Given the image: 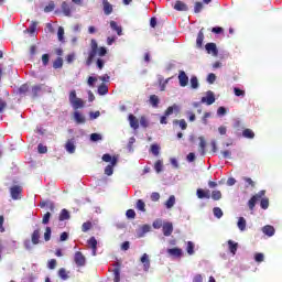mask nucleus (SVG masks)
Returning a JSON list of instances; mask_svg holds the SVG:
<instances>
[{
    "mask_svg": "<svg viewBox=\"0 0 282 282\" xmlns=\"http://www.w3.org/2000/svg\"><path fill=\"white\" fill-rule=\"evenodd\" d=\"M107 54V48L106 47H98V42L96 40H91L90 43V51L88 52V57L86 59V65H91L96 58H100Z\"/></svg>",
    "mask_w": 282,
    "mask_h": 282,
    "instance_id": "f257e3e1",
    "label": "nucleus"
},
{
    "mask_svg": "<svg viewBox=\"0 0 282 282\" xmlns=\"http://www.w3.org/2000/svg\"><path fill=\"white\" fill-rule=\"evenodd\" d=\"M68 100L75 111H78V109H83L85 107V100L76 96V90H72L69 93Z\"/></svg>",
    "mask_w": 282,
    "mask_h": 282,
    "instance_id": "f03ea898",
    "label": "nucleus"
},
{
    "mask_svg": "<svg viewBox=\"0 0 282 282\" xmlns=\"http://www.w3.org/2000/svg\"><path fill=\"white\" fill-rule=\"evenodd\" d=\"M104 162H110V165L106 166L105 169V175H113V166L118 164V156H111V154H104L102 155Z\"/></svg>",
    "mask_w": 282,
    "mask_h": 282,
    "instance_id": "7ed1b4c3",
    "label": "nucleus"
},
{
    "mask_svg": "<svg viewBox=\"0 0 282 282\" xmlns=\"http://www.w3.org/2000/svg\"><path fill=\"white\" fill-rule=\"evenodd\" d=\"M74 261L78 268H83L87 263V259L80 251L75 252Z\"/></svg>",
    "mask_w": 282,
    "mask_h": 282,
    "instance_id": "20e7f679",
    "label": "nucleus"
},
{
    "mask_svg": "<svg viewBox=\"0 0 282 282\" xmlns=\"http://www.w3.org/2000/svg\"><path fill=\"white\" fill-rule=\"evenodd\" d=\"M265 195V191H260L258 194H256L250 200H249V208L250 210H254V206H257V202L261 199Z\"/></svg>",
    "mask_w": 282,
    "mask_h": 282,
    "instance_id": "39448f33",
    "label": "nucleus"
},
{
    "mask_svg": "<svg viewBox=\"0 0 282 282\" xmlns=\"http://www.w3.org/2000/svg\"><path fill=\"white\" fill-rule=\"evenodd\" d=\"M12 199H21V193H23V188L19 185H15L10 188Z\"/></svg>",
    "mask_w": 282,
    "mask_h": 282,
    "instance_id": "423d86ee",
    "label": "nucleus"
},
{
    "mask_svg": "<svg viewBox=\"0 0 282 282\" xmlns=\"http://www.w3.org/2000/svg\"><path fill=\"white\" fill-rule=\"evenodd\" d=\"M207 54H212V56H217L219 54V51L217 50V44L215 43H207L205 45Z\"/></svg>",
    "mask_w": 282,
    "mask_h": 282,
    "instance_id": "0eeeda50",
    "label": "nucleus"
},
{
    "mask_svg": "<svg viewBox=\"0 0 282 282\" xmlns=\"http://www.w3.org/2000/svg\"><path fill=\"white\" fill-rule=\"evenodd\" d=\"M178 83L181 87H186L188 85V75L184 70H180L178 73Z\"/></svg>",
    "mask_w": 282,
    "mask_h": 282,
    "instance_id": "6e6552de",
    "label": "nucleus"
},
{
    "mask_svg": "<svg viewBox=\"0 0 282 282\" xmlns=\"http://www.w3.org/2000/svg\"><path fill=\"white\" fill-rule=\"evenodd\" d=\"M196 195H197L198 199H210V189L198 188L196 191Z\"/></svg>",
    "mask_w": 282,
    "mask_h": 282,
    "instance_id": "1a4fd4ad",
    "label": "nucleus"
},
{
    "mask_svg": "<svg viewBox=\"0 0 282 282\" xmlns=\"http://www.w3.org/2000/svg\"><path fill=\"white\" fill-rule=\"evenodd\" d=\"M181 110L182 108L177 104H174L173 106L167 107L164 115L167 117L173 116V113H180Z\"/></svg>",
    "mask_w": 282,
    "mask_h": 282,
    "instance_id": "9d476101",
    "label": "nucleus"
},
{
    "mask_svg": "<svg viewBox=\"0 0 282 282\" xmlns=\"http://www.w3.org/2000/svg\"><path fill=\"white\" fill-rule=\"evenodd\" d=\"M200 102L206 105H213L215 102V94L213 91H207L206 96L202 98Z\"/></svg>",
    "mask_w": 282,
    "mask_h": 282,
    "instance_id": "9b49d317",
    "label": "nucleus"
},
{
    "mask_svg": "<svg viewBox=\"0 0 282 282\" xmlns=\"http://www.w3.org/2000/svg\"><path fill=\"white\" fill-rule=\"evenodd\" d=\"M39 91H52V87L45 85H37L32 88L33 96H39Z\"/></svg>",
    "mask_w": 282,
    "mask_h": 282,
    "instance_id": "f8f14e48",
    "label": "nucleus"
},
{
    "mask_svg": "<svg viewBox=\"0 0 282 282\" xmlns=\"http://www.w3.org/2000/svg\"><path fill=\"white\" fill-rule=\"evenodd\" d=\"M128 120L130 122L131 129H134V131L140 128V121L138 120V118L135 116L129 115Z\"/></svg>",
    "mask_w": 282,
    "mask_h": 282,
    "instance_id": "ddd939ff",
    "label": "nucleus"
},
{
    "mask_svg": "<svg viewBox=\"0 0 282 282\" xmlns=\"http://www.w3.org/2000/svg\"><path fill=\"white\" fill-rule=\"evenodd\" d=\"M167 253L170 254V257H174L175 259H180L182 254H184V252L180 248L167 249Z\"/></svg>",
    "mask_w": 282,
    "mask_h": 282,
    "instance_id": "4468645a",
    "label": "nucleus"
},
{
    "mask_svg": "<svg viewBox=\"0 0 282 282\" xmlns=\"http://www.w3.org/2000/svg\"><path fill=\"white\" fill-rule=\"evenodd\" d=\"M163 235L165 237H171V235H173V224L172 223L163 224Z\"/></svg>",
    "mask_w": 282,
    "mask_h": 282,
    "instance_id": "2eb2a0df",
    "label": "nucleus"
},
{
    "mask_svg": "<svg viewBox=\"0 0 282 282\" xmlns=\"http://www.w3.org/2000/svg\"><path fill=\"white\" fill-rule=\"evenodd\" d=\"M65 149L68 153H75L76 152V141L74 139H70L66 142Z\"/></svg>",
    "mask_w": 282,
    "mask_h": 282,
    "instance_id": "dca6fc26",
    "label": "nucleus"
},
{
    "mask_svg": "<svg viewBox=\"0 0 282 282\" xmlns=\"http://www.w3.org/2000/svg\"><path fill=\"white\" fill-rule=\"evenodd\" d=\"M73 116L77 124H85V116L80 111L75 110Z\"/></svg>",
    "mask_w": 282,
    "mask_h": 282,
    "instance_id": "f3484780",
    "label": "nucleus"
},
{
    "mask_svg": "<svg viewBox=\"0 0 282 282\" xmlns=\"http://www.w3.org/2000/svg\"><path fill=\"white\" fill-rule=\"evenodd\" d=\"M141 263H143V270L149 272V268H151V261L149 260V254L144 253L141 257Z\"/></svg>",
    "mask_w": 282,
    "mask_h": 282,
    "instance_id": "a211bd4d",
    "label": "nucleus"
},
{
    "mask_svg": "<svg viewBox=\"0 0 282 282\" xmlns=\"http://www.w3.org/2000/svg\"><path fill=\"white\" fill-rule=\"evenodd\" d=\"M40 239H41V229H35L31 236V241L33 246H39Z\"/></svg>",
    "mask_w": 282,
    "mask_h": 282,
    "instance_id": "6ab92c4d",
    "label": "nucleus"
},
{
    "mask_svg": "<svg viewBox=\"0 0 282 282\" xmlns=\"http://www.w3.org/2000/svg\"><path fill=\"white\" fill-rule=\"evenodd\" d=\"M102 6H104V13L109 17V14H111V12H113V6H111V3H109V1L104 0L102 1Z\"/></svg>",
    "mask_w": 282,
    "mask_h": 282,
    "instance_id": "aec40b11",
    "label": "nucleus"
},
{
    "mask_svg": "<svg viewBox=\"0 0 282 282\" xmlns=\"http://www.w3.org/2000/svg\"><path fill=\"white\" fill-rule=\"evenodd\" d=\"M37 30H39V23L32 22L29 29L25 30V32L26 34H31V36H34Z\"/></svg>",
    "mask_w": 282,
    "mask_h": 282,
    "instance_id": "412c9836",
    "label": "nucleus"
},
{
    "mask_svg": "<svg viewBox=\"0 0 282 282\" xmlns=\"http://www.w3.org/2000/svg\"><path fill=\"white\" fill-rule=\"evenodd\" d=\"M174 10H177L178 12H186L188 10V6L182 1H176L174 4Z\"/></svg>",
    "mask_w": 282,
    "mask_h": 282,
    "instance_id": "4be33fe9",
    "label": "nucleus"
},
{
    "mask_svg": "<svg viewBox=\"0 0 282 282\" xmlns=\"http://www.w3.org/2000/svg\"><path fill=\"white\" fill-rule=\"evenodd\" d=\"M88 246L91 248L93 250V257H96V250H97V246H98V241L96 240L95 237H91L88 240Z\"/></svg>",
    "mask_w": 282,
    "mask_h": 282,
    "instance_id": "5701e85b",
    "label": "nucleus"
},
{
    "mask_svg": "<svg viewBox=\"0 0 282 282\" xmlns=\"http://www.w3.org/2000/svg\"><path fill=\"white\" fill-rule=\"evenodd\" d=\"M62 11L65 17H72V7L67 2L62 3Z\"/></svg>",
    "mask_w": 282,
    "mask_h": 282,
    "instance_id": "b1692460",
    "label": "nucleus"
},
{
    "mask_svg": "<svg viewBox=\"0 0 282 282\" xmlns=\"http://www.w3.org/2000/svg\"><path fill=\"white\" fill-rule=\"evenodd\" d=\"M262 232L267 235L268 237H273L274 235V227L267 225L262 228Z\"/></svg>",
    "mask_w": 282,
    "mask_h": 282,
    "instance_id": "393cba45",
    "label": "nucleus"
},
{
    "mask_svg": "<svg viewBox=\"0 0 282 282\" xmlns=\"http://www.w3.org/2000/svg\"><path fill=\"white\" fill-rule=\"evenodd\" d=\"M110 28L111 30H113L115 32H117V34L120 36L122 35V26L118 25V23L116 21H111L110 22Z\"/></svg>",
    "mask_w": 282,
    "mask_h": 282,
    "instance_id": "a878e982",
    "label": "nucleus"
},
{
    "mask_svg": "<svg viewBox=\"0 0 282 282\" xmlns=\"http://www.w3.org/2000/svg\"><path fill=\"white\" fill-rule=\"evenodd\" d=\"M228 246H229V250H230L231 254H237V248H239V243H237L232 240H228Z\"/></svg>",
    "mask_w": 282,
    "mask_h": 282,
    "instance_id": "bb28decb",
    "label": "nucleus"
},
{
    "mask_svg": "<svg viewBox=\"0 0 282 282\" xmlns=\"http://www.w3.org/2000/svg\"><path fill=\"white\" fill-rule=\"evenodd\" d=\"M237 226H238L239 230H241V232H243V230H246V226H247L246 218L239 217Z\"/></svg>",
    "mask_w": 282,
    "mask_h": 282,
    "instance_id": "cd10ccee",
    "label": "nucleus"
},
{
    "mask_svg": "<svg viewBox=\"0 0 282 282\" xmlns=\"http://www.w3.org/2000/svg\"><path fill=\"white\" fill-rule=\"evenodd\" d=\"M147 232H151V226L143 225L141 227V230L138 232V237H144V235H147Z\"/></svg>",
    "mask_w": 282,
    "mask_h": 282,
    "instance_id": "c85d7f7f",
    "label": "nucleus"
},
{
    "mask_svg": "<svg viewBox=\"0 0 282 282\" xmlns=\"http://www.w3.org/2000/svg\"><path fill=\"white\" fill-rule=\"evenodd\" d=\"M150 104L152 105V107L158 108V106L160 105V97H158V95L150 96Z\"/></svg>",
    "mask_w": 282,
    "mask_h": 282,
    "instance_id": "c756f323",
    "label": "nucleus"
},
{
    "mask_svg": "<svg viewBox=\"0 0 282 282\" xmlns=\"http://www.w3.org/2000/svg\"><path fill=\"white\" fill-rule=\"evenodd\" d=\"M199 147H200V153L202 155H205L206 153V140L204 139V137H199Z\"/></svg>",
    "mask_w": 282,
    "mask_h": 282,
    "instance_id": "7c9ffc66",
    "label": "nucleus"
},
{
    "mask_svg": "<svg viewBox=\"0 0 282 282\" xmlns=\"http://www.w3.org/2000/svg\"><path fill=\"white\" fill-rule=\"evenodd\" d=\"M58 276L59 279H63V281H67V279H69V275L67 274V270H65L64 268L58 270Z\"/></svg>",
    "mask_w": 282,
    "mask_h": 282,
    "instance_id": "2f4dec72",
    "label": "nucleus"
},
{
    "mask_svg": "<svg viewBox=\"0 0 282 282\" xmlns=\"http://www.w3.org/2000/svg\"><path fill=\"white\" fill-rule=\"evenodd\" d=\"M173 122H174V124H178L180 128H181L183 131L186 130V128L188 127V123H186V120H184V119L174 120Z\"/></svg>",
    "mask_w": 282,
    "mask_h": 282,
    "instance_id": "473e14b6",
    "label": "nucleus"
},
{
    "mask_svg": "<svg viewBox=\"0 0 282 282\" xmlns=\"http://www.w3.org/2000/svg\"><path fill=\"white\" fill-rule=\"evenodd\" d=\"M66 219H69V212L67 209H62L59 214V221H65Z\"/></svg>",
    "mask_w": 282,
    "mask_h": 282,
    "instance_id": "72a5a7b5",
    "label": "nucleus"
},
{
    "mask_svg": "<svg viewBox=\"0 0 282 282\" xmlns=\"http://www.w3.org/2000/svg\"><path fill=\"white\" fill-rule=\"evenodd\" d=\"M137 208L141 210V213H147V204H144L142 199L137 202Z\"/></svg>",
    "mask_w": 282,
    "mask_h": 282,
    "instance_id": "f704fd0d",
    "label": "nucleus"
},
{
    "mask_svg": "<svg viewBox=\"0 0 282 282\" xmlns=\"http://www.w3.org/2000/svg\"><path fill=\"white\" fill-rule=\"evenodd\" d=\"M109 91V88L107 87V85L105 84H101L99 87H98V94L100 96H105L106 94H108Z\"/></svg>",
    "mask_w": 282,
    "mask_h": 282,
    "instance_id": "c9c22d12",
    "label": "nucleus"
},
{
    "mask_svg": "<svg viewBox=\"0 0 282 282\" xmlns=\"http://www.w3.org/2000/svg\"><path fill=\"white\" fill-rule=\"evenodd\" d=\"M166 208H173L175 206V196L172 195L165 203Z\"/></svg>",
    "mask_w": 282,
    "mask_h": 282,
    "instance_id": "e433bc0d",
    "label": "nucleus"
},
{
    "mask_svg": "<svg viewBox=\"0 0 282 282\" xmlns=\"http://www.w3.org/2000/svg\"><path fill=\"white\" fill-rule=\"evenodd\" d=\"M186 251L188 254H195V243L193 241L187 242Z\"/></svg>",
    "mask_w": 282,
    "mask_h": 282,
    "instance_id": "4c0bfd02",
    "label": "nucleus"
},
{
    "mask_svg": "<svg viewBox=\"0 0 282 282\" xmlns=\"http://www.w3.org/2000/svg\"><path fill=\"white\" fill-rule=\"evenodd\" d=\"M243 138H249L252 140L254 138V132L251 129H246L242 132Z\"/></svg>",
    "mask_w": 282,
    "mask_h": 282,
    "instance_id": "58836bf2",
    "label": "nucleus"
},
{
    "mask_svg": "<svg viewBox=\"0 0 282 282\" xmlns=\"http://www.w3.org/2000/svg\"><path fill=\"white\" fill-rule=\"evenodd\" d=\"M213 213L217 217V219H221V217H224V212L219 207H215L213 209Z\"/></svg>",
    "mask_w": 282,
    "mask_h": 282,
    "instance_id": "ea45409f",
    "label": "nucleus"
},
{
    "mask_svg": "<svg viewBox=\"0 0 282 282\" xmlns=\"http://www.w3.org/2000/svg\"><path fill=\"white\" fill-rule=\"evenodd\" d=\"M164 167V164L162 163V160H159L154 164V169L156 173H162V169Z\"/></svg>",
    "mask_w": 282,
    "mask_h": 282,
    "instance_id": "a19ab883",
    "label": "nucleus"
},
{
    "mask_svg": "<svg viewBox=\"0 0 282 282\" xmlns=\"http://www.w3.org/2000/svg\"><path fill=\"white\" fill-rule=\"evenodd\" d=\"M212 199H214L215 202H219V199H221V192L220 191H214L212 193Z\"/></svg>",
    "mask_w": 282,
    "mask_h": 282,
    "instance_id": "79ce46f5",
    "label": "nucleus"
},
{
    "mask_svg": "<svg viewBox=\"0 0 282 282\" xmlns=\"http://www.w3.org/2000/svg\"><path fill=\"white\" fill-rule=\"evenodd\" d=\"M44 239H45V241H50V239H52V228L46 227L45 232H44Z\"/></svg>",
    "mask_w": 282,
    "mask_h": 282,
    "instance_id": "37998d69",
    "label": "nucleus"
},
{
    "mask_svg": "<svg viewBox=\"0 0 282 282\" xmlns=\"http://www.w3.org/2000/svg\"><path fill=\"white\" fill-rule=\"evenodd\" d=\"M191 87H192V89H197V87H199V82L197 80V78L195 76H193L191 78Z\"/></svg>",
    "mask_w": 282,
    "mask_h": 282,
    "instance_id": "c03bdc74",
    "label": "nucleus"
},
{
    "mask_svg": "<svg viewBox=\"0 0 282 282\" xmlns=\"http://www.w3.org/2000/svg\"><path fill=\"white\" fill-rule=\"evenodd\" d=\"M54 69H61L63 67V58L58 57L54 64H53Z\"/></svg>",
    "mask_w": 282,
    "mask_h": 282,
    "instance_id": "a18cd8bd",
    "label": "nucleus"
},
{
    "mask_svg": "<svg viewBox=\"0 0 282 282\" xmlns=\"http://www.w3.org/2000/svg\"><path fill=\"white\" fill-rule=\"evenodd\" d=\"M91 142H99V140H102V134L99 133H93L90 134Z\"/></svg>",
    "mask_w": 282,
    "mask_h": 282,
    "instance_id": "49530a36",
    "label": "nucleus"
},
{
    "mask_svg": "<svg viewBox=\"0 0 282 282\" xmlns=\"http://www.w3.org/2000/svg\"><path fill=\"white\" fill-rule=\"evenodd\" d=\"M151 153H153L154 155H160V147L158 144H152L151 145Z\"/></svg>",
    "mask_w": 282,
    "mask_h": 282,
    "instance_id": "de8ad7c7",
    "label": "nucleus"
},
{
    "mask_svg": "<svg viewBox=\"0 0 282 282\" xmlns=\"http://www.w3.org/2000/svg\"><path fill=\"white\" fill-rule=\"evenodd\" d=\"M260 206L261 208H263V210L268 209V207L270 206V200H268V198H262Z\"/></svg>",
    "mask_w": 282,
    "mask_h": 282,
    "instance_id": "09e8293b",
    "label": "nucleus"
},
{
    "mask_svg": "<svg viewBox=\"0 0 282 282\" xmlns=\"http://www.w3.org/2000/svg\"><path fill=\"white\" fill-rule=\"evenodd\" d=\"M204 9V4L202 2H196L195 7H194V12L196 14H198V12H202V10Z\"/></svg>",
    "mask_w": 282,
    "mask_h": 282,
    "instance_id": "8fccbe9b",
    "label": "nucleus"
},
{
    "mask_svg": "<svg viewBox=\"0 0 282 282\" xmlns=\"http://www.w3.org/2000/svg\"><path fill=\"white\" fill-rule=\"evenodd\" d=\"M126 216L128 217V219H135V210L128 209Z\"/></svg>",
    "mask_w": 282,
    "mask_h": 282,
    "instance_id": "3c124183",
    "label": "nucleus"
},
{
    "mask_svg": "<svg viewBox=\"0 0 282 282\" xmlns=\"http://www.w3.org/2000/svg\"><path fill=\"white\" fill-rule=\"evenodd\" d=\"M52 217V214H50V212H47L42 219V224L47 225L50 224V218Z\"/></svg>",
    "mask_w": 282,
    "mask_h": 282,
    "instance_id": "603ef678",
    "label": "nucleus"
},
{
    "mask_svg": "<svg viewBox=\"0 0 282 282\" xmlns=\"http://www.w3.org/2000/svg\"><path fill=\"white\" fill-rule=\"evenodd\" d=\"M54 8H56V6L54 4V2H50L48 6H46L44 8V12H52L54 11Z\"/></svg>",
    "mask_w": 282,
    "mask_h": 282,
    "instance_id": "864d4df0",
    "label": "nucleus"
},
{
    "mask_svg": "<svg viewBox=\"0 0 282 282\" xmlns=\"http://www.w3.org/2000/svg\"><path fill=\"white\" fill-rule=\"evenodd\" d=\"M140 124H141V127H143L144 129H147V127H149V120H147V117H141V118H140Z\"/></svg>",
    "mask_w": 282,
    "mask_h": 282,
    "instance_id": "5fc2aeb1",
    "label": "nucleus"
},
{
    "mask_svg": "<svg viewBox=\"0 0 282 282\" xmlns=\"http://www.w3.org/2000/svg\"><path fill=\"white\" fill-rule=\"evenodd\" d=\"M153 228H155L156 230H160V228H162V219H156L153 221Z\"/></svg>",
    "mask_w": 282,
    "mask_h": 282,
    "instance_id": "6e6d98bb",
    "label": "nucleus"
},
{
    "mask_svg": "<svg viewBox=\"0 0 282 282\" xmlns=\"http://www.w3.org/2000/svg\"><path fill=\"white\" fill-rule=\"evenodd\" d=\"M234 93H235V96H241L242 98L243 96H246V91L239 88H234Z\"/></svg>",
    "mask_w": 282,
    "mask_h": 282,
    "instance_id": "4d7b16f0",
    "label": "nucleus"
},
{
    "mask_svg": "<svg viewBox=\"0 0 282 282\" xmlns=\"http://www.w3.org/2000/svg\"><path fill=\"white\" fill-rule=\"evenodd\" d=\"M91 228V223H84L82 226L83 232H87V230H90Z\"/></svg>",
    "mask_w": 282,
    "mask_h": 282,
    "instance_id": "13d9d810",
    "label": "nucleus"
},
{
    "mask_svg": "<svg viewBox=\"0 0 282 282\" xmlns=\"http://www.w3.org/2000/svg\"><path fill=\"white\" fill-rule=\"evenodd\" d=\"M264 259V256L263 253H256L254 256V260L258 262V263H261Z\"/></svg>",
    "mask_w": 282,
    "mask_h": 282,
    "instance_id": "bf43d9fd",
    "label": "nucleus"
},
{
    "mask_svg": "<svg viewBox=\"0 0 282 282\" xmlns=\"http://www.w3.org/2000/svg\"><path fill=\"white\" fill-rule=\"evenodd\" d=\"M216 78H217V77L215 76V74L210 73V74L208 75V77H207V83H209L210 85H213V83H215Z\"/></svg>",
    "mask_w": 282,
    "mask_h": 282,
    "instance_id": "052dcab7",
    "label": "nucleus"
},
{
    "mask_svg": "<svg viewBox=\"0 0 282 282\" xmlns=\"http://www.w3.org/2000/svg\"><path fill=\"white\" fill-rule=\"evenodd\" d=\"M37 151H39V153H47V147H45L43 144H39Z\"/></svg>",
    "mask_w": 282,
    "mask_h": 282,
    "instance_id": "680f3d73",
    "label": "nucleus"
},
{
    "mask_svg": "<svg viewBox=\"0 0 282 282\" xmlns=\"http://www.w3.org/2000/svg\"><path fill=\"white\" fill-rule=\"evenodd\" d=\"M152 202H159L160 200V193L154 192L151 194Z\"/></svg>",
    "mask_w": 282,
    "mask_h": 282,
    "instance_id": "e2e57ef3",
    "label": "nucleus"
},
{
    "mask_svg": "<svg viewBox=\"0 0 282 282\" xmlns=\"http://www.w3.org/2000/svg\"><path fill=\"white\" fill-rule=\"evenodd\" d=\"M48 268L50 270H54L56 268V259H51L48 261Z\"/></svg>",
    "mask_w": 282,
    "mask_h": 282,
    "instance_id": "0e129e2a",
    "label": "nucleus"
},
{
    "mask_svg": "<svg viewBox=\"0 0 282 282\" xmlns=\"http://www.w3.org/2000/svg\"><path fill=\"white\" fill-rule=\"evenodd\" d=\"M186 116H187L189 122H195V113L187 111Z\"/></svg>",
    "mask_w": 282,
    "mask_h": 282,
    "instance_id": "69168bd1",
    "label": "nucleus"
},
{
    "mask_svg": "<svg viewBox=\"0 0 282 282\" xmlns=\"http://www.w3.org/2000/svg\"><path fill=\"white\" fill-rule=\"evenodd\" d=\"M97 67L102 69L105 67V61L102 58H97Z\"/></svg>",
    "mask_w": 282,
    "mask_h": 282,
    "instance_id": "338daca9",
    "label": "nucleus"
},
{
    "mask_svg": "<svg viewBox=\"0 0 282 282\" xmlns=\"http://www.w3.org/2000/svg\"><path fill=\"white\" fill-rule=\"evenodd\" d=\"M28 89H29L28 84H24V85H22V86L19 88V91H20V94H25V93L28 91Z\"/></svg>",
    "mask_w": 282,
    "mask_h": 282,
    "instance_id": "774afa93",
    "label": "nucleus"
}]
</instances>
